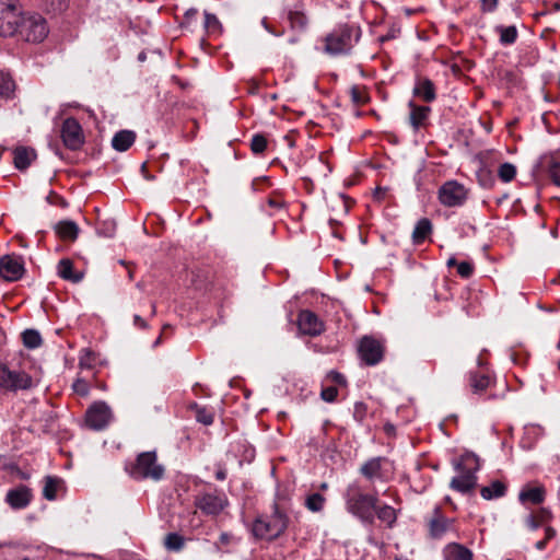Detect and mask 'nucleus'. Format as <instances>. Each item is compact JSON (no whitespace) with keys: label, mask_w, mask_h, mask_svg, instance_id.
<instances>
[{"label":"nucleus","mask_w":560,"mask_h":560,"mask_svg":"<svg viewBox=\"0 0 560 560\" xmlns=\"http://www.w3.org/2000/svg\"><path fill=\"white\" fill-rule=\"evenodd\" d=\"M361 37V28L353 23L338 24L325 37L324 51L330 56L347 55Z\"/></svg>","instance_id":"nucleus-1"},{"label":"nucleus","mask_w":560,"mask_h":560,"mask_svg":"<svg viewBox=\"0 0 560 560\" xmlns=\"http://www.w3.org/2000/svg\"><path fill=\"white\" fill-rule=\"evenodd\" d=\"M346 508L349 513L358 517L363 524L373 525L374 509L378 502L377 494L362 493L355 483L348 486L345 492Z\"/></svg>","instance_id":"nucleus-2"},{"label":"nucleus","mask_w":560,"mask_h":560,"mask_svg":"<svg viewBox=\"0 0 560 560\" xmlns=\"http://www.w3.org/2000/svg\"><path fill=\"white\" fill-rule=\"evenodd\" d=\"M457 476L451 481V488L462 493H467L475 488L477 482L476 472L480 468L479 458L474 453L463 454L454 463Z\"/></svg>","instance_id":"nucleus-3"},{"label":"nucleus","mask_w":560,"mask_h":560,"mask_svg":"<svg viewBox=\"0 0 560 560\" xmlns=\"http://www.w3.org/2000/svg\"><path fill=\"white\" fill-rule=\"evenodd\" d=\"M127 472L137 480L151 479L159 481L164 476V467L158 463L154 451L140 453L136 460L126 466Z\"/></svg>","instance_id":"nucleus-4"},{"label":"nucleus","mask_w":560,"mask_h":560,"mask_svg":"<svg viewBox=\"0 0 560 560\" xmlns=\"http://www.w3.org/2000/svg\"><path fill=\"white\" fill-rule=\"evenodd\" d=\"M36 385L33 376L24 366L0 365V387L10 390H27Z\"/></svg>","instance_id":"nucleus-5"},{"label":"nucleus","mask_w":560,"mask_h":560,"mask_svg":"<svg viewBox=\"0 0 560 560\" xmlns=\"http://www.w3.org/2000/svg\"><path fill=\"white\" fill-rule=\"evenodd\" d=\"M285 528V516L279 511H276L269 517L257 518L253 525V533L258 538L270 540L282 534Z\"/></svg>","instance_id":"nucleus-6"},{"label":"nucleus","mask_w":560,"mask_h":560,"mask_svg":"<svg viewBox=\"0 0 560 560\" xmlns=\"http://www.w3.org/2000/svg\"><path fill=\"white\" fill-rule=\"evenodd\" d=\"M19 0H0V35L11 36L20 24Z\"/></svg>","instance_id":"nucleus-7"},{"label":"nucleus","mask_w":560,"mask_h":560,"mask_svg":"<svg viewBox=\"0 0 560 560\" xmlns=\"http://www.w3.org/2000/svg\"><path fill=\"white\" fill-rule=\"evenodd\" d=\"M196 506L206 515L217 516L229 504V500L223 492H203L196 497Z\"/></svg>","instance_id":"nucleus-8"},{"label":"nucleus","mask_w":560,"mask_h":560,"mask_svg":"<svg viewBox=\"0 0 560 560\" xmlns=\"http://www.w3.org/2000/svg\"><path fill=\"white\" fill-rule=\"evenodd\" d=\"M21 22V33L27 42L39 43L48 35L45 19L38 14L24 18Z\"/></svg>","instance_id":"nucleus-9"},{"label":"nucleus","mask_w":560,"mask_h":560,"mask_svg":"<svg viewBox=\"0 0 560 560\" xmlns=\"http://www.w3.org/2000/svg\"><path fill=\"white\" fill-rule=\"evenodd\" d=\"M113 413L107 404L104 401L94 402L89 407L85 413V423L92 430H103L112 421Z\"/></svg>","instance_id":"nucleus-10"},{"label":"nucleus","mask_w":560,"mask_h":560,"mask_svg":"<svg viewBox=\"0 0 560 560\" xmlns=\"http://www.w3.org/2000/svg\"><path fill=\"white\" fill-rule=\"evenodd\" d=\"M439 199L446 207H459L467 199V189L455 180L446 182L439 189Z\"/></svg>","instance_id":"nucleus-11"},{"label":"nucleus","mask_w":560,"mask_h":560,"mask_svg":"<svg viewBox=\"0 0 560 560\" xmlns=\"http://www.w3.org/2000/svg\"><path fill=\"white\" fill-rule=\"evenodd\" d=\"M61 139L65 147L73 151L79 150L83 145V130L77 119L70 117L62 122Z\"/></svg>","instance_id":"nucleus-12"},{"label":"nucleus","mask_w":560,"mask_h":560,"mask_svg":"<svg viewBox=\"0 0 560 560\" xmlns=\"http://www.w3.org/2000/svg\"><path fill=\"white\" fill-rule=\"evenodd\" d=\"M359 355L362 361L368 365H375L382 361L384 354V347L381 341L365 336L359 343Z\"/></svg>","instance_id":"nucleus-13"},{"label":"nucleus","mask_w":560,"mask_h":560,"mask_svg":"<svg viewBox=\"0 0 560 560\" xmlns=\"http://www.w3.org/2000/svg\"><path fill=\"white\" fill-rule=\"evenodd\" d=\"M389 462L384 457H375L368 460L360 469L361 474L370 481H386L389 477Z\"/></svg>","instance_id":"nucleus-14"},{"label":"nucleus","mask_w":560,"mask_h":560,"mask_svg":"<svg viewBox=\"0 0 560 560\" xmlns=\"http://www.w3.org/2000/svg\"><path fill=\"white\" fill-rule=\"evenodd\" d=\"M24 261L22 257L5 255L0 258V276L5 281H18L24 275Z\"/></svg>","instance_id":"nucleus-15"},{"label":"nucleus","mask_w":560,"mask_h":560,"mask_svg":"<svg viewBox=\"0 0 560 560\" xmlns=\"http://www.w3.org/2000/svg\"><path fill=\"white\" fill-rule=\"evenodd\" d=\"M298 327L303 335L312 337L318 336L325 330L324 322L308 310L299 313Z\"/></svg>","instance_id":"nucleus-16"},{"label":"nucleus","mask_w":560,"mask_h":560,"mask_svg":"<svg viewBox=\"0 0 560 560\" xmlns=\"http://www.w3.org/2000/svg\"><path fill=\"white\" fill-rule=\"evenodd\" d=\"M454 520L445 517L440 508H435L433 516L429 521V534L433 539H441L447 532L453 529Z\"/></svg>","instance_id":"nucleus-17"},{"label":"nucleus","mask_w":560,"mask_h":560,"mask_svg":"<svg viewBox=\"0 0 560 560\" xmlns=\"http://www.w3.org/2000/svg\"><path fill=\"white\" fill-rule=\"evenodd\" d=\"M546 499V489L544 486H524L518 493V501L523 505L528 503L534 505L541 504Z\"/></svg>","instance_id":"nucleus-18"},{"label":"nucleus","mask_w":560,"mask_h":560,"mask_svg":"<svg viewBox=\"0 0 560 560\" xmlns=\"http://www.w3.org/2000/svg\"><path fill=\"white\" fill-rule=\"evenodd\" d=\"M410 115L409 121L415 130L425 127L431 108L429 106L417 105L413 101L409 102Z\"/></svg>","instance_id":"nucleus-19"},{"label":"nucleus","mask_w":560,"mask_h":560,"mask_svg":"<svg viewBox=\"0 0 560 560\" xmlns=\"http://www.w3.org/2000/svg\"><path fill=\"white\" fill-rule=\"evenodd\" d=\"M444 560H474V555L464 545L450 542L443 548Z\"/></svg>","instance_id":"nucleus-20"},{"label":"nucleus","mask_w":560,"mask_h":560,"mask_svg":"<svg viewBox=\"0 0 560 560\" xmlns=\"http://www.w3.org/2000/svg\"><path fill=\"white\" fill-rule=\"evenodd\" d=\"M31 492L25 486L12 489L7 493V502L13 509H23L28 505L31 501Z\"/></svg>","instance_id":"nucleus-21"},{"label":"nucleus","mask_w":560,"mask_h":560,"mask_svg":"<svg viewBox=\"0 0 560 560\" xmlns=\"http://www.w3.org/2000/svg\"><path fill=\"white\" fill-rule=\"evenodd\" d=\"M36 152L34 149L27 147H18L13 150L14 166L20 170H26L35 160Z\"/></svg>","instance_id":"nucleus-22"},{"label":"nucleus","mask_w":560,"mask_h":560,"mask_svg":"<svg viewBox=\"0 0 560 560\" xmlns=\"http://www.w3.org/2000/svg\"><path fill=\"white\" fill-rule=\"evenodd\" d=\"M400 510L395 509L388 504H377L374 512L377 518L386 525L387 528H393L396 524L398 513Z\"/></svg>","instance_id":"nucleus-23"},{"label":"nucleus","mask_w":560,"mask_h":560,"mask_svg":"<svg viewBox=\"0 0 560 560\" xmlns=\"http://www.w3.org/2000/svg\"><path fill=\"white\" fill-rule=\"evenodd\" d=\"M413 94L428 103L434 101L436 97L434 84L429 79L418 80L413 88Z\"/></svg>","instance_id":"nucleus-24"},{"label":"nucleus","mask_w":560,"mask_h":560,"mask_svg":"<svg viewBox=\"0 0 560 560\" xmlns=\"http://www.w3.org/2000/svg\"><path fill=\"white\" fill-rule=\"evenodd\" d=\"M136 140V133L130 130L118 131L112 140V145L115 150L124 152L128 150Z\"/></svg>","instance_id":"nucleus-25"},{"label":"nucleus","mask_w":560,"mask_h":560,"mask_svg":"<svg viewBox=\"0 0 560 560\" xmlns=\"http://www.w3.org/2000/svg\"><path fill=\"white\" fill-rule=\"evenodd\" d=\"M57 272L60 278L71 281V282H80L83 278L81 272L73 271V262L70 259H61L57 266Z\"/></svg>","instance_id":"nucleus-26"},{"label":"nucleus","mask_w":560,"mask_h":560,"mask_svg":"<svg viewBox=\"0 0 560 560\" xmlns=\"http://www.w3.org/2000/svg\"><path fill=\"white\" fill-rule=\"evenodd\" d=\"M56 233L63 241H74L79 234V226L73 221H60L56 225Z\"/></svg>","instance_id":"nucleus-27"},{"label":"nucleus","mask_w":560,"mask_h":560,"mask_svg":"<svg viewBox=\"0 0 560 560\" xmlns=\"http://www.w3.org/2000/svg\"><path fill=\"white\" fill-rule=\"evenodd\" d=\"M506 492V486L500 481L494 480L489 486L482 487L480 494L486 500H493L502 498Z\"/></svg>","instance_id":"nucleus-28"},{"label":"nucleus","mask_w":560,"mask_h":560,"mask_svg":"<svg viewBox=\"0 0 560 560\" xmlns=\"http://www.w3.org/2000/svg\"><path fill=\"white\" fill-rule=\"evenodd\" d=\"M432 232V223L428 219H421L417 222L412 232L415 244H421Z\"/></svg>","instance_id":"nucleus-29"},{"label":"nucleus","mask_w":560,"mask_h":560,"mask_svg":"<svg viewBox=\"0 0 560 560\" xmlns=\"http://www.w3.org/2000/svg\"><path fill=\"white\" fill-rule=\"evenodd\" d=\"M495 32L500 35V43L502 45H512L516 42L518 33L514 25L503 26L498 25Z\"/></svg>","instance_id":"nucleus-30"},{"label":"nucleus","mask_w":560,"mask_h":560,"mask_svg":"<svg viewBox=\"0 0 560 560\" xmlns=\"http://www.w3.org/2000/svg\"><path fill=\"white\" fill-rule=\"evenodd\" d=\"M23 345L28 349L40 347L43 339L40 334L35 329H26L22 332Z\"/></svg>","instance_id":"nucleus-31"},{"label":"nucleus","mask_w":560,"mask_h":560,"mask_svg":"<svg viewBox=\"0 0 560 560\" xmlns=\"http://www.w3.org/2000/svg\"><path fill=\"white\" fill-rule=\"evenodd\" d=\"M490 384V376L486 373L471 374L470 386L476 394L482 393Z\"/></svg>","instance_id":"nucleus-32"},{"label":"nucleus","mask_w":560,"mask_h":560,"mask_svg":"<svg viewBox=\"0 0 560 560\" xmlns=\"http://www.w3.org/2000/svg\"><path fill=\"white\" fill-rule=\"evenodd\" d=\"M164 546L170 551H180L185 546V538L177 533H170L164 539Z\"/></svg>","instance_id":"nucleus-33"},{"label":"nucleus","mask_w":560,"mask_h":560,"mask_svg":"<svg viewBox=\"0 0 560 560\" xmlns=\"http://www.w3.org/2000/svg\"><path fill=\"white\" fill-rule=\"evenodd\" d=\"M61 485V480L55 477H46L43 494L47 500H55L57 490Z\"/></svg>","instance_id":"nucleus-34"},{"label":"nucleus","mask_w":560,"mask_h":560,"mask_svg":"<svg viewBox=\"0 0 560 560\" xmlns=\"http://www.w3.org/2000/svg\"><path fill=\"white\" fill-rule=\"evenodd\" d=\"M14 81L11 75L4 71H0V96L10 97L14 91Z\"/></svg>","instance_id":"nucleus-35"},{"label":"nucleus","mask_w":560,"mask_h":560,"mask_svg":"<svg viewBox=\"0 0 560 560\" xmlns=\"http://www.w3.org/2000/svg\"><path fill=\"white\" fill-rule=\"evenodd\" d=\"M96 232L100 236L113 237L116 232V222L113 219H107L98 222Z\"/></svg>","instance_id":"nucleus-36"},{"label":"nucleus","mask_w":560,"mask_h":560,"mask_svg":"<svg viewBox=\"0 0 560 560\" xmlns=\"http://www.w3.org/2000/svg\"><path fill=\"white\" fill-rule=\"evenodd\" d=\"M325 504V498L319 493H312L305 500L306 508L312 512H319Z\"/></svg>","instance_id":"nucleus-37"},{"label":"nucleus","mask_w":560,"mask_h":560,"mask_svg":"<svg viewBox=\"0 0 560 560\" xmlns=\"http://www.w3.org/2000/svg\"><path fill=\"white\" fill-rule=\"evenodd\" d=\"M498 175L504 183H510L516 175V167L512 163H503L500 165Z\"/></svg>","instance_id":"nucleus-38"},{"label":"nucleus","mask_w":560,"mask_h":560,"mask_svg":"<svg viewBox=\"0 0 560 560\" xmlns=\"http://www.w3.org/2000/svg\"><path fill=\"white\" fill-rule=\"evenodd\" d=\"M267 148V139L262 135H254L250 140V149L255 154L262 153Z\"/></svg>","instance_id":"nucleus-39"},{"label":"nucleus","mask_w":560,"mask_h":560,"mask_svg":"<svg viewBox=\"0 0 560 560\" xmlns=\"http://www.w3.org/2000/svg\"><path fill=\"white\" fill-rule=\"evenodd\" d=\"M350 93H351V98H352L353 103L357 105L365 104L369 101V96H368L366 92L364 91V89H362L358 85L352 86L350 90Z\"/></svg>","instance_id":"nucleus-40"},{"label":"nucleus","mask_w":560,"mask_h":560,"mask_svg":"<svg viewBox=\"0 0 560 560\" xmlns=\"http://www.w3.org/2000/svg\"><path fill=\"white\" fill-rule=\"evenodd\" d=\"M534 515H536L537 520L542 526H546L547 523H549L553 515L550 509L541 506L538 510L534 511Z\"/></svg>","instance_id":"nucleus-41"},{"label":"nucleus","mask_w":560,"mask_h":560,"mask_svg":"<svg viewBox=\"0 0 560 560\" xmlns=\"http://www.w3.org/2000/svg\"><path fill=\"white\" fill-rule=\"evenodd\" d=\"M548 174L552 183L560 187V162L551 161L548 167Z\"/></svg>","instance_id":"nucleus-42"},{"label":"nucleus","mask_w":560,"mask_h":560,"mask_svg":"<svg viewBox=\"0 0 560 560\" xmlns=\"http://www.w3.org/2000/svg\"><path fill=\"white\" fill-rule=\"evenodd\" d=\"M289 20L292 27L303 28L307 23L306 16L301 12H290Z\"/></svg>","instance_id":"nucleus-43"},{"label":"nucleus","mask_w":560,"mask_h":560,"mask_svg":"<svg viewBox=\"0 0 560 560\" xmlns=\"http://www.w3.org/2000/svg\"><path fill=\"white\" fill-rule=\"evenodd\" d=\"M524 525L530 532L537 530L540 526H542L537 520L536 515H534V511H530L524 517Z\"/></svg>","instance_id":"nucleus-44"},{"label":"nucleus","mask_w":560,"mask_h":560,"mask_svg":"<svg viewBox=\"0 0 560 560\" xmlns=\"http://www.w3.org/2000/svg\"><path fill=\"white\" fill-rule=\"evenodd\" d=\"M220 22L214 14L205 12V27L209 32H214L219 28Z\"/></svg>","instance_id":"nucleus-45"},{"label":"nucleus","mask_w":560,"mask_h":560,"mask_svg":"<svg viewBox=\"0 0 560 560\" xmlns=\"http://www.w3.org/2000/svg\"><path fill=\"white\" fill-rule=\"evenodd\" d=\"M196 418L198 422L209 425L213 422V413L205 408L198 409Z\"/></svg>","instance_id":"nucleus-46"},{"label":"nucleus","mask_w":560,"mask_h":560,"mask_svg":"<svg viewBox=\"0 0 560 560\" xmlns=\"http://www.w3.org/2000/svg\"><path fill=\"white\" fill-rule=\"evenodd\" d=\"M338 395V389L334 386H328L322 389L320 397L323 400L327 402H332L336 400Z\"/></svg>","instance_id":"nucleus-47"},{"label":"nucleus","mask_w":560,"mask_h":560,"mask_svg":"<svg viewBox=\"0 0 560 560\" xmlns=\"http://www.w3.org/2000/svg\"><path fill=\"white\" fill-rule=\"evenodd\" d=\"M474 272V267L468 261H462L457 265V273L463 278H469Z\"/></svg>","instance_id":"nucleus-48"},{"label":"nucleus","mask_w":560,"mask_h":560,"mask_svg":"<svg viewBox=\"0 0 560 560\" xmlns=\"http://www.w3.org/2000/svg\"><path fill=\"white\" fill-rule=\"evenodd\" d=\"M73 388L82 396L86 395L89 392V386L84 380H77L73 384Z\"/></svg>","instance_id":"nucleus-49"},{"label":"nucleus","mask_w":560,"mask_h":560,"mask_svg":"<svg viewBox=\"0 0 560 560\" xmlns=\"http://www.w3.org/2000/svg\"><path fill=\"white\" fill-rule=\"evenodd\" d=\"M499 0H481V10L483 12H493L497 9Z\"/></svg>","instance_id":"nucleus-50"},{"label":"nucleus","mask_w":560,"mask_h":560,"mask_svg":"<svg viewBox=\"0 0 560 560\" xmlns=\"http://www.w3.org/2000/svg\"><path fill=\"white\" fill-rule=\"evenodd\" d=\"M329 378L339 384V385H343L346 384V378L342 374L338 373V372H335V371H331L329 374H328Z\"/></svg>","instance_id":"nucleus-51"},{"label":"nucleus","mask_w":560,"mask_h":560,"mask_svg":"<svg viewBox=\"0 0 560 560\" xmlns=\"http://www.w3.org/2000/svg\"><path fill=\"white\" fill-rule=\"evenodd\" d=\"M544 529H545V538L544 539L547 542L556 537L557 532L553 527L546 525V526H544Z\"/></svg>","instance_id":"nucleus-52"},{"label":"nucleus","mask_w":560,"mask_h":560,"mask_svg":"<svg viewBox=\"0 0 560 560\" xmlns=\"http://www.w3.org/2000/svg\"><path fill=\"white\" fill-rule=\"evenodd\" d=\"M46 424L44 425V432H50L52 430V423L55 421V417L52 415V412H48L47 416H46Z\"/></svg>","instance_id":"nucleus-53"},{"label":"nucleus","mask_w":560,"mask_h":560,"mask_svg":"<svg viewBox=\"0 0 560 560\" xmlns=\"http://www.w3.org/2000/svg\"><path fill=\"white\" fill-rule=\"evenodd\" d=\"M133 324L136 327L144 329L147 328V322L139 315L133 316Z\"/></svg>","instance_id":"nucleus-54"},{"label":"nucleus","mask_w":560,"mask_h":560,"mask_svg":"<svg viewBox=\"0 0 560 560\" xmlns=\"http://www.w3.org/2000/svg\"><path fill=\"white\" fill-rule=\"evenodd\" d=\"M261 24H262L264 28H265L266 31H268L269 33H271L272 35H275V36H281V35H282V33L275 32V31H273V30L268 25V23H267V20H266V19H262V20H261Z\"/></svg>","instance_id":"nucleus-55"},{"label":"nucleus","mask_w":560,"mask_h":560,"mask_svg":"<svg viewBox=\"0 0 560 560\" xmlns=\"http://www.w3.org/2000/svg\"><path fill=\"white\" fill-rule=\"evenodd\" d=\"M231 536L228 533H222L220 535V544L228 545L230 542Z\"/></svg>","instance_id":"nucleus-56"},{"label":"nucleus","mask_w":560,"mask_h":560,"mask_svg":"<svg viewBox=\"0 0 560 560\" xmlns=\"http://www.w3.org/2000/svg\"><path fill=\"white\" fill-rule=\"evenodd\" d=\"M546 546H547V541L545 539H541V540H538L536 544H535V548L539 551H542L546 549Z\"/></svg>","instance_id":"nucleus-57"},{"label":"nucleus","mask_w":560,"mask_h":560,"mask_svg":"<svg viewBox=\"0 0 560 560\" xmlns=\"http://www.w3.org/2000/svg\"><path fill=\"white\" fill-rule=\"evenodd\" d=\"M197 13L198 11L196 9H189L186 11L185 18L187 21H189L190 19L195 18Z\"/></svg>","instance_id":"nucleus-58"},{"label":"nucleus","mask_w":560,"mask_h":560,"mask_svg":"<svg viewBox=\"0 0 560 560\" xmlns=\"http://www.w3.org/2000/svg\"><path fill=\"white\" fill-rule=\"evenodd\" d=\"M215 478L218 480H224L226 478V471L224 469H219L215 474Z\"/></svg>","instance_id":"nucleus-59"},{"label":"nucleus","mask_w":560,"mask_h":560,"mask_svg":"<svg viewBox=\"0 0 560 560\" xmlns=\"http://www.w3.org/2000/svg\"><path fill=\"white\" fill-rule=\"evenodd\" d=\"M446 265H447L448 267H453V266H456V267H457V265H458V264H457V261H456L455 257H450V258L447 259Z\"/></svg>","instance_id":"nucleus-60"},{"label":"nucleus","mask_w":560,"mask_h":560,"mask_svg":"<svg viewBox=\"0 0 560 560\" xmlns=\"http://www.w3.org/2000/svg\"><path fill=\"white\" fill-rule=\"evenodd\" d=\"M138 59H139L140 61L145 60V54H144V52H140V54H139V56H138Z\"/></svg>","instance_id":"nucleus-61"},{"label":"nucleus","mask_w":560,"mask_h":560,"mask_svg":"<svg viewBox=\"0 0 560 560\" xmlns=\"http://www.w3.org/2000/svg\"><path fill=\"white\" fill-rule=\"evenodd\" d=\"M161 341H162V337L160 336V337L154 341L153 347L159 346V345L161 343Z\"/></svg>","instance_id":"nucleus-62"},{"label":"nucleus","mask_w":560,"mask_h":560,"mask_svg":"<svg viewBox=\"0 0 560 560\" xmlns=\"http://www.w3.org/2000/svg\"><path fill=\"white\" fill-rule=\"evenodd\" d=\"M269 203H270L272 207H278V206H279V203H278V202H276V201H273V200H270V201H269Z\"/></svg>","instance_id":"nucleus-63"},{"label":"nucleus","mask_w":560,"mask_h":560,"mask_svg":"<svg viewBox=\"0 0 560 560\" xmlns=\"http://www.w3.org/2000/svg\"><path fill=\"white\" fill-rule=\"evenodd\" d=\"M47 201H48L49 203H54V201H52V197H51V196H48V197H47Z\"/></svg>","instance_id":"nucleus-64"}]
</instances>
